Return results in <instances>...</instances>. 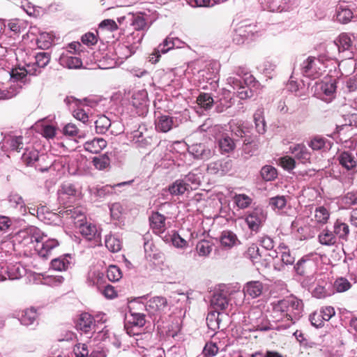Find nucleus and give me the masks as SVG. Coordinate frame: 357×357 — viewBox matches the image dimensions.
<instances>
[{"instance_id":"obj_21","label":"nucleus","mask_w":357,"mask_h":357,"mask_svg":"<svg viewBox=\"0 0 357 357\" xmlns=\"http://www.w3.org/2000/svg\"><path fill=\"white\" fill-rule=\"evenodd\" d=\"M77 227L80 234L87 240H93L96 243L100 241V233L95 225L84 222H81Z\"/></svg>"},{"instance_id":"obj_53","label":"nucleus","mask_w":357,"mask_h":357,"mask_svg":"<svg viewBox=\"0 0 357 357\" xmlns=\"http://www.w3.org/2000/svg\"><path fill=\"white\" fill-rule=\"evenodd\" d=\"M269 205L273 210H282L287 206V199L283 195H278L269 199Z\"/></svg>"},{"instance_id":"obj_56","label":"nucleus","mask_w":357,"mask_h":357,"mask_svg":"<svg viewBox=\"0 0 357 357\" xmlns=\"http://www.w3.org/2000/svg\"><path fill=\"white\" fill-rule=\"evenodd\" d=\"M93 162L96 169L102 170L109 167L110 164V158L108 153L102 154L99 157H95Z\"/></svg>"},{"instance_id":"obj_59","label":"nucleus","mask_w":357,"mask_h":357,"mask_svg":"<svg viewBox=\"0 0 357 357\" xmlns=\"http://www.w3.org/2000/svg\"><path fill=\"white\" fill-rule=\"evenodd\" d=\"M351 287V282L344 278H339L335 280L333 284V288L337 292H344Z\"/></svg>"},{"instance_id":"obj_43","label":"nucleus","mask_w":357,"mask_h":357,"mask_svg":"<svg viewBox=\"0 0 357 357\" xmlns=\"http://www.w3.org/2000/svg\"><path fill=\"white\" fill-rule=\"evenodd\" d=\"M36 127L40 129L39 132L47 139H52L56 135V128L52 125L46 124L44 121L38 122Z\"/></svg>"},{"instance_id":"obj_30","label":"nucleus","mask_w":357,"mask_h":357,"mask_svg":"<svg viewBox=\"0 0 357 357\" xmlns=\"http://www.w3.org/2000/svg\"><path fill=\"white\" fill-rule=\"evenodd\" d=\"M107 146L106 141L102 138H94L92 140L87 141L84 144V148L86 151L91 153H98L100 152Z\"/></svg>"},{"instance_id":"obj_62","label":"nucleus","mask_w":357,"mask_h":357,"mask_svg":"<svg viewBox=\"0 0 357 357\" xmlns=\"http://www.w3.org/2000/svg\"><path fill=\"white\" fill-rule=\"evenodd\" d=\"M245 256L249 258L252 261H257L261 257L259 248L257 244H251L247 249Z\"/></svg>"},{"instance_id":"obj_47","label":"nucleus","mask_w":357,"mask_h":357,"mask_svg":"<svg viewBox=\"0 0 357 357\" xmlns=\"http://www.w3.org/2000/svg\"><path fill=\"white\" fill-rule=\"evenodd\" d=\"M134 52L135 50H133L132 47L125 45H119L115 49V54L118 59L121 60L119 61L120 63H122L123 60L130 57Z\"/></svg>"},{"instance_id":"obj_46","label":"nucleus","mask_w":357,"mask_h":357,"mask_svg":"<svg viewBox=\"0 0 357 357\" xmlns=\"http://www.w3.org/2000/svg\"><path fill=\"white\" fill-rule=\"evenodd\" d=\"M22 86L14 84L10 86L9 89H4L0 87V100H7L15 96L21 89Z\"/></svg>"},{"instance_id":"obj_25","label":"nucleus","mask_w":357,"mask_h":357,"mask_svg":"<svg viewBox=\"0 0 357 357\" xmlns=\"http://www.w3.org/2000/svg\"><path fill=\"white\" fill-rule=\"evenodd\" d=\"M76 327L78 330L89 333L94 327V318L89 313H82L77 321Z\"/></svg>"},{"instance_id":"obj_32","label":"nucleus","mask_w":357,"mask_h":357,"mask_svg":"<svg viewBox=\"0 0 357 357\" xmlns=\"http://www.w3.org/2000/svg\"><path fill=\"white\" fill-rule=\"evenodd\" d=\"M71 257L66 255L58 258H55L51 261V267L57 271H66L71 266Z\"/></svg>"},{"instance_id":"obj_26","label":"nucleus","mask_w":357,"mask_h":357,"mask_svg":"<svg viewBox=\"0 0 357 357\" xmlns=\"http://www.w3.org/2000/svg\"><path fill=\"white\" fill-rule=\"evenodd\" d=\"M59 63L69 69H77L82 66L81 59L71 53L61 54L59 58Z\"/></svg>"},{"instance_id":"obj_15","label":"nucleus","mask_w":357,"mask_h":357,"mask_svg":"<svg viewBox=\"0 0 357 357\" xmlns=\"http://www.w3.org/2000/svg\"><path fill=\"white\" fill-rule=\"evenodd\" d=\"M45 238L46 236L42 238L41 241H38L34 245V250L38 252V255L43 259H47L51 255L52 250L59 245V242L56 239Z\"/></svg>"},{"instance_id":"obj_14","label":"nucleus","mask_w":357,"mask_h":357,"mask_svg":"<svg viewBox=\"0 0 357 357\" xmlns=\"http://www.w3.org/2000/svg\"><path fill=\"white\" fill-rule=\"evenodd\" d=\"M61 215L69 223L72 222L76 227L86 221L85 209L81 206L67 208L61 213Z\"/></svg>"},{"instance_id":"obj_27","label":"nucleus","mask_w":357,"mask_h":357,"mask_svg":"<svg viewBox=\"0 0 357 357\" xmlns=\"http://www.w3.org/2000/svg\"><path fill=\"white\" fill-rule=\"evenodd\" d=\"M112 32V20L107 19L102 21L96 31L97 36L102 43H109Z\"/></svg>"},{"instance_id":"obj_29","label":"nucleus","mask_w":357,"mask_h":357,"mask_svg":"<svg viewBox=\"0 0 357 357\" xmlns=\"http://www.w3.org/2000/svg\"><path fill=\"white\" fill-rule=\"evenodd\" d=\"M333 142L325 137L316 136L312 138L309 146L314 151H326L331 149Z\"/></svg>"},{"instance_id":"obj_39","label":"nucleus","mask_w":357,"mask_h":357,"mask_svg":"<svg viewBox=\"0 0 357 357\" xmlns=\"http://www.w3.org/2000/svg\"><path fill=\"white\" fill-rule=\"evenodd\" d=\"M36 61L33 63H29L28 66H33V68H36L41 72V68H45L50 61V55L47 52H39L35 56Z\"/></svg>"},{"instance_id":"obj_9","label":"nucleus","mask_w":357,"mask_h":357,"mask_svg":"<svg viewBox=\"0 0 357 357\" xmlns=\"http://www.w3.org/2000/svg\"><path fill=\"white\" fill-rule=\"evenodd\" d=\"M266 218V212L261 207L257 206L247 213L245 222L250 230L257 232Z\"/></svg>"},{"instance_id":"obj_3","label":"nucleus","mask_w":357,"mask_h":357,"mask_svg":"<svg viewBox=\"0 0 357 357\" xmlns=\"http://www.w3.org/2000/svg\"><path fill=\"white\" fill-rule=\"evenodd\" d=\"M333 59V56H308L301 64L302 74L310 79H316L319 78L325 70V61Z\"/></svg>"},{"instance_id":"obj_20","label":"nucleus","mask_w":357,"mask_h":357,"mask_svg":"<svg viewBox=\"0 0 357 357\" xmlns=\"http://www.w3.org/2000/svg\"><path fill=\"white\" fill-rule=\"evenodd\" d=\"M282 264H274V268L278 271H282L284 266L293 265L295 261V257L291 254L289 248L284 243H280L278 247Z\"/></svg>"},{"instance_id":"obj_45","label":"nucleus","mask_w":357,"mask_h":357,"mask_svg":"<svg viewBox=\"0 0 357 357\" xmlns=\"http://www.w3.org/2000/svg\"><path fill=\"white\" fill-rule=\"evenodd\" d=\"M320 89L323 94L326 96V98H324L325 100L330 101L335 92L336 85L333 81L321 82Z\"/></svg>"},{"instance_id":"obj_48","label":"nucleus","mask_w":357,"mask_h":357,"mask_svg":"<svg viewBox=\"0 0 357 357\" xmlns=\"http://www.w3.org/2000/svg\"><path fill=\"white\" fill-rule=\"evenodd\" d=\"M233 199L236 206L240 209L248 208L252 202V199L245 194H236Z\"/></svg>"},{"instance_id":"obj_2","label":"nucleus","mask_w":357,"mask_h":357,"mask_svg":"<svg viewBox=\"0 0 357 357\" xmlns=\"http://www.w3.org/2000/svg\"><path fill=\"white\" fill-rule=\"evenodd\" d=\"M112 265L108 266L107 275L100 271L99 266H93L90 268L86 278V283L89 286L96 287L101 294L108 299L112 298V286L109 284L111 279L108 275L109 268Z\"/></svg>"},{"instance_id":"obj_44","label":"nucleus","mask_w":357,"mask_h":357,"mask_svg":"<svg viewBox=\"0 0 357 357\" xmlns=\"http://www.w3.org/2000/svg\"><path fill=\"white\" fill-rule=\"evenodd\" d=\"M353 12L346 6H340L337 9V20L342 23L347 24L353 18Z\"/></svg>"},{"instance_id":"obj_61","label":"nucleus","mask_w":357,"mask_h":357,"mask_svg":"<svg viewBox=\"0 0 357 357\" xmlns=\"http://www.w3.org/2000/svg\"><path fill=\"white\" fill-rule=\"evenodd\" d=\"M123 208L119 203L113 204V224L121 226L123 224Z\"/></svg>"},{"instance_id":"obj_17","label":"nucleus","mask_w":357,"mask_h":357,"mask_svg":"<svg viewBox=\"0 0 357 357\" xmlns=\"http://www.w3.org/2000/svg\"><path fill=\"white\" fill-rule=\"evenodd\" d=\"M22 277L19 265L8 266L6 262L0 263V282L16 280Z\"/></svg>"},{"instance_id":"obj_31","label":"nucleus","mask_w":357,"mask_h":357,"mask_svg":"<svg viewBox=\"0 0 357 357\" xmlns=\"http://www.w3.org/2000/svg\"><path fill=\"white\" fill-rule=\"evenodd\" d=\"M290 150L294 157L301 162L305 163L309 162L310 159V153L305 145L298 144L294 146V147H291Z\"/></svg>"},{"instance_id":"obj_13","label":"nucleus","mask_w":357,"mask_h":357,"mask_svg":"<svg viewBox=\"0 0 357 357\" xmlns=\"http://www.w3.org/2000/svg\"><path fill=\"white\" fill-rule=\"evenodd\" d=\"M181 123V119L167 115L158 116L155 121V129L157 131L167 132L174 128L178 127Z\"/></svg>"},{"instance_id":"obj_63","label":"nucleus","mask_w":357,"mask_h":357,"mask_svg":"<svg viewBox=\"0 0 357 357\" xmlns=\"http://www.w3.org/2000/svg\"><path fill=\"white\" fill-rule=\"evenodd\" d=\"M192 7H211L223 2L224 0H188Z\"/></svg>"},{"instance_id":"obj_38","label":"nucleus","mask_w":357,"mask_h":357,"mask_svg":"<svg viewBox=\"0 0 357 357\" xmlns=\"http://www.w3.org/2000/svg\"><path fill=\"white\" fill-rule=\"evenodd\" d=\"M319 242L321 245L331 246L336 243L337 238L333 233L328 229H324L318 236Z\"/></svg>"},{"instance_id":"obj_37","label":"nucleus","mask_w":357,"mask_h":357,"mask_svg":"<svg viewBox=\"0 0 357 357\" xmlns=\"http://www.w3.org/2000/svg\"><path fill=\"white\" fill-rule=\"evenodd\" d=\"M215 340V337L214 340L206 343L202 351V354L204 357H213L220 349H222L221 343H218Z\"/></svg>"},{"instance_id":"obj_57","label":"nucleus","mask_w":357,"mask_h":357,"mask_svg":"<svg viewBox=\"0 0 357 357\" xmlns=\"http://www.w3.org/2000/svg\"><path fill=\"white\" fill-rule=\"evenodd\" d=\"M212 243L208 241H201L197 244L196 250L199 256L206 257L212 251Z\"/></svg>"},{"instance_id":"obj_64","label":"nucleus","mask_w":357,"mask_h":357,"mask_svg":"<svg viewBox=\"0 0 357 357\" xmlns=\"http://www.w3.org/2000/svg\"><path fill=\"white\" fill-rule=\"evenodd\" d=\"M171 241L173 245L177 248H185L188 246L186 239L181 236L178 233L174 232L171 236Z\"/></svg>"},{"instance_id":"obj_7","label":"nucleus","mask_w":357,"mask_h":357,"mask_svg":"<svg viewBox=\"0 0 357 357\" xmlns=\"http://www.w3.org/2000/svg\"><path fill=\"white\" fill-rule=\"evenodd\" d=\"M264 285L260 281H250L247 282L244 287L243 291L240 290H234L229 291V295L231 299L232 298L239 299V302H241L243 297L248 296L252 298L259 297L263 291Z\"/></svg>"},{"instance_id":"obj_40","label":"nucleus","mask_w":357,"mask_h":357,"mask_svg":"<svg viewBox=\"0 0 357 357\" xmlns=\"http://www.w3.org/2000/svg\"><path fill=\"white\" fill-rule=\"evenodd\" d=\"M38 151L29 147L24 148V152L22 155V160L26 165H32L35 162L38 160Z\"/></svg>"},{"instance_id":"obj_52","label":"nucleus","mask_w":357,"mask_h":357,"mask_svg":"<svg viewBox=\"0 0 357 357\" xmlns=\"http://www.w3.org/2000/svg\"><path fill=\"white\" fill-rule=\"evenodd\" d=\"M128 17L130 22H131V24L133 26L135 30H144L147 28V23L144 16H132L128 14Z\"/></svg>"},{"instance_id":"obj_1","label":"nucleus","mask_w":357,"mask_h":357,"mask_svg":"<svg viewBox=\"0 0 357 357\" xmlns=\"http://www.w3.org/2000/svg\"><path fill=\"white\" fill-rule=\"evenodd\" d=\"M303 311L302 300L290 296L272 303L271 317L273 321L281 322L282 326L288 328L302 317Z\"/></svg>"},{"instance_id":"obj_24","label":"nucleus","mask_w":357,"mask_h":357,"mask_svg":"<svg viewBox=\"0 0 357 357\" xmlns=\"http://www.w3.org/2000/svg\"><path fill=\"white\" fill-rule=\"evenodd\" d=\"M33 66H28V64H26L24 68L13 69L10 73V77L13 79V82L22 80L27 75H37L39 74L40 70H38L36 68H33Z\"/></svg>"},{"instance_id":"obj_11","label":"nucleus","mask_w":357,"mask_h":357,"mask_svg":"<svg viewBox=\"0 0 357 357\" xmlns=\"http://www.w3.org/2000/svg\"><path fill=\"white\" fill-rule=\"evenodd\" d=\"M261 4L264 10L271 12H287L292 9L293 0H261Z\"/></svg>"},{"instance_id":"obj_42","label":"nucleus","mask_w":357,"mask_h":357,"mask_svg":"<svg viewBox=\"0 0 357 357\" xmlns=\"http://www.w3.org/2000/svg\"><path fill=\"white\" fill-rule=\"evenodd\" d=\"M330 218L328 210L324 206L317 207L314 210V220L319 224H326Z\"/></svg>"},{"instance_id":"obj_19","label":"nucleus","mask_w":357,"mask_h":357,"mask_svg":"<svg viewBox=\"0 0 357 357\" xmlns=\"http://www.w3.org/2000/svg\"><path fill=\"white\" fill-rule=\"evenodd\" d=\"M3 146L11 151L20 152L21 150L24 149V144L23 142V137L20 135H16L10 132L6 135L2 141Z\"/></svg>"},{"instance_id":"obj_54","label":"nucleus","mask_w":357,"mask_h":357,"mask_svg":"<svg viewBox=\"0 0 357 357\" xmlns=\"http://www.w3.org/2000/svg\"><path fill=\"white\" fill-rule=\"evenodd\" d=\"M197 104L204 109H209L213 105V99L209 93H200L197 99Z\"/></svg>"},{"instance_id":"obj_10","label":"nucleus","mask_w":357,"mask_h":357,"mask_svg":"<svg viewBox=\"0 0 357 357\" xmlns=\"http://www.w3.org/2000/svg\"><path fill=\"white\" fill-rule=\"evenodd\" d=\"M169 310L168 302L163 296H155L146 301V312L151 317H160Z\"/></svg>"},{"instance_id":"obj_50","label":"nucleus","mask_w":357,"mask_h":357,"mask_svg":"<svg viewBox=\"0 0 357 357\" xmlns=\"http://www.w3.org/2000/svg\"><path fill=\"white\" fill-rule=\"evenodd\" d=\"M219 147L222 152L229 153L235 148L234 141L229 136H223L219 140Z\"/></svg>"},{"instance_id":"obj_58","label":"nucleus","mask_w":357,"mask_h":357,"mask_svg":"<svg viewBox=\"0 0 357 357\" xmlns=\"http://www.w3.org/2000/svg\"><path fill=\"white\" fill-rule=\"evenodd\" d=\"M254 121L258 133L264 134L266 132V123L261 110H257L255 113Z\"/></svg>"},{"instance_id":"obj_22","label":"nucleus","mask_w":357,"mask_h":357,"mask_svg":"<svg viewBox=\"0 0 357 357\" xmlns=\"http://www.w3.org/2000/svg\"><path fill=\"white\" fill-rule=\"evenodd\" d=\"M314 262L310 259L303 257L300 259L294 266L296 275L303 276L314 272Z\"/></svg>"},{"instance_id":"obj_8","label":"nucleus","mask_w":357,"mask_h":357,"mask_svg":"<svg viewBox=\"0 0 357 357\" xmlns=\"http://www.w3.org/2000/svg\"><path fill=\"white\" fill-rule=\"evenodd\" d=\"M45 236L42 231L36 227H29L23 231H20L17 234L20 242L26 247L31 249L34 245L44 238Z\"/></svg>"},{"instance_id":"obj_49","label":"nucleus","mask_w":357,"mask_h":357,"mask_svg":"<svg viewBox=\"0 0 357 357\" xmlns=\"http://www.w3.org/2000/svg\"><path fill=\"white\" fill-rule=\"evenodd\" d=\"M260 175L264 181H271L276 178L278 172L276 169L273 166L265 165L261 168Z\"/></svg>"},{"instance_id":"obj_33","label":"nucleus","mask_w":357,"mask_h":357,"mask_svg":"<svg viewBox=\"0 0 357 357\" xmlns=\"http://www.w3.org/2000/svg\"><path fill=\"white\" fill-rule=\"evenodd\" d=\"M146 296H143L135 298L130 301L129 302V305H128L130 314L139 312H146Z\"/></svg>"},{"instance_id":"obj_34","label":"nucleus","mask_w":357,"mask_h":357,"mask_svg":"<svg viewBox=\"0 0 357 357\" xmlns=\"http://www.w3.org/2000/svg\"><path fill=\"white\" fill-rule=\"evenodd\" d=\"M188 186L181 178L176 180L170 185L168 188V191L173 196H179L183 195L185 192L190 191Z\"/></svg>"},{"instance_id":"obj_5","label":"nucleus","mask_w":357,"mask_h":357,"mask_svg":"<svg viewBox=\"0 0 357 357\" xmlns=\"http://www.w3.org/2000/svg\"><path fill=\"white\" fill-rule=\"evenodd\" d=\"M352 45V40L351 37L345 33H341L337 40L334 41V43H331L329 45V48H337L340 52H346V57L349 59L342 61L340 64L339 67L341 68H344L346 66H349L351 69L346 72L347 73H350L354 70V62L351 60L352 57V52L350 51Z\"/></svg>"},{"instance_id":"obj_60","label":"nucleus","mask_w":357,"mask_h":357,"mask_svg":"<svg viewBox=\"0 0 357 357\" xmlns=\"http://www.w3.org/2000/svg\"><path fill=\"white\" fill-rule=\"evenodd\" d=\"M53 42V36L46 32H43L40 33L38 38H37V43L38 46L42 49L48 48Z\"/></svg>"},{"instance_id":"obj_23","label":"nucleus","mask_w":357,"mask_h":357,"mask_svg":"<svg viewBox=\"0 0 357 357\" xmlns=\"http://www.w3.org/2000/svg\"><path fill=\"white\" fill-rule=\"evenodd\" d=\"M165 220L166 218L158 212L153 213L149 217L151 227L155 234H161L165 231L166 229Z\"/></svg>"},{"instance_id":"obj_16","label":"nucleus","mask_w":357,"mask_h":357,"mask_svg":"<svg viewBox=\"0 0 357 357\" xmlns=\"http://www.w3.org/2000/svg\"><path fill=\"white\" fill-rule=\"evenodd\" d=\"M316 287L312 290V296L317 298H322L331 296L332 294V284L328 282V278L319 274V278L316 282Z\"/></svg>"},{"instance_id":"obj_6","label":"nucleus","mask_w":357,"mask_h":357,"mask_svg":"<svg viewBox=\"0 0 357 357\" xmlns=\"http://www.w3.org/2000/svg\"><path fill=\"white\" fill-rule=\"evenodd\" d=\"M60 204H68L79 200L82 197V189L77 185L70 182L63 183L57 190Z\"/></svg>"},{"instance_id":"obj_41","label":"nucleus","mask_w":357,"mask_h":357,"mask_svg":"<svg viewBox=\"0 0 357 357\" xmlns=\"http://www.w3.org/2000/svg\"><path fill=\"white\" fill-rule=\"evenodd\" d=\"M185 183L188 184L190 190H195L201 183V174L191 172L182 178Z\"/></svg>"},{"instance_id":"obj_18","label":"nucleus","mask_w":357,"mask_h":357,"mask_svg":"<svg viewBox=\"0 0 357 357\" xmlns=\"http://www.w3.org/2000/svg\"><path fill=\"white\" fill-rule=\"evenodd\" d=\"M188 150L194 158L203 160L210 159L214 154L213 150L202 143L192 144Z\"/></svg>"},{"instance_id":"obj_12","label":"nucleus","mask_w":357,"mask_h":357,"mask_svg":"<svg viewBox=\"0 0 357 357\" xmlns=\"http://www.w3.org/2000/svg\"><path fill=\"white\" fill-rule=\"evenodd\" d=\"M256 31L255 25L242 22L234 29L233 40L237 44L243 43L245 39L252 36Z\"/></svg>"},{"instance_id":"obj_36","label":"nucleus","mask_w":357,"mask_h":357,"mask_svg":"<svg viewBox=\"0 0 357 357\" xmlns=\"http://www.w3.org/2000/svg\"><path fill=\"white\" fill-rule=\"evenodd\" d=\"M333 233L339 238L347 241L349 234V228L347 224L337 220L333 225Z\"/></svg>"},{"instance_id":"obj_4","label":"nucleus","mask_w":357,"mask_h":357,"mask_svg":"<svg viewBox=\"0 0 357 357\" xmlns=\"http://www.w3.org/2000/svg\"><path fill=\"white\" fill-rule=\"evenodd\" d=\"M229 305V299L227 298V292L220 291L215 292L211 299V306L218 313L219 316V310H225ZM207 324L209 328L215 329L219 328L218 317L215 318V313L211 312L207 317Z\"/></svg>"},{"instance_id":"obj_28","label":"nucleus","mask_w":357,"mask_h":357,"mask_svg":"<svg viewBox=\"0 0 357 357\" xmlns=\"http://www.w3.org/2000/svg\"><path fill=\"white\" fill-rule=\"evenodd\" d=\"M337 160L342 167L347 170H352L357 165L355 156L349 151L342 152L337 157Z\"/></svg>"},{"instance_id":"obj_55","label":"nucleus","mask_w":357,"mask_h":357,"mask_svg":"<svg viewBox=\"0 0 357 357\" xmlns=\"http://www.w3.org/2000/svg\"><path fill=\"white\" fill-rule=\"evenodd\" d=\"M167 41L164 40V41L160 43L155 49H154L153 52L149 56V61L152 63H155L158 61L161 54L167 53Z\"/></svg>"},{"instance_id":"obj_51","label":"nucleus","mask_w":357,"mask_h":357,"mask_svg":"<svg viewBox=\"0 0 357 357\" xmlns=\"http://www.w3.org/2000/svg\"><path fill=\"white\" fill-rule=\"evenodd\" d=\"M96 130L98 133L104 134L110 127L112 123L105 116H100L95 122Z\"/></svg>"},{"instance_id":"obj_35","label":"nucleus","mask_w":357,"mask_h":357,"mask_svg":"<svg viewBox=\"0 0 357 357\" xmlns=\"http://www.w3.org/2000/svg\"><path fill=\"white\" fill-rule=\"evenodd\" d=\"M238 241L236 235L231 231H224L220 237V243L225 248H231L233 246L238 244Z\"/></svg>"}]
</instances>
